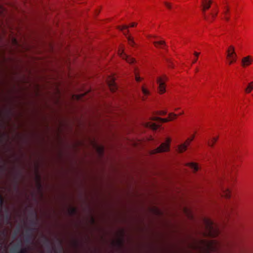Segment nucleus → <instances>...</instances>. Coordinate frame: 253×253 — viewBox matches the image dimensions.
Instances as JSON below:
<instances>
[{
	"instance_id": "nucleus-5",
	"label": "nucleus",
	"mask_w": 253,
	"mask_h": 253,
	"mask_svg": "<svg viewBox=\"0 0 253 253\" xmlns=\"http://www.w3.org/2000/svg\"><path fill=\"white\" fill-rule=\"evenodd\" d=\"M177 115L174 113H169V119H163L158 117H153L151 120L152 121H156L160 123H166L169 121L172 120L176 118Z\"/></svg>"
},
{
	"instance_id": "nucleus-32",
	"label": "nucleus",
	"mask_w": 253,
	"mask_h": 253,
	"mask_svg": "<svg viewBox=\"0 0 253 253\" xmlns=\"http://www.w3.org/2000/svg\"><path fill=\"white\" fill-rule=\"evenodd\" d=\"M159 114H160V115H166V112H165V111H161V112H160V113Z\"/></svg>"
},
{
	"instance_id": "nucleus-27",
	"label": "nucleus",
	"mask_w": 253,
	"mask_h": 253,
	"mask_svg": "<svg viewBox=\"0 0 253 253\" xmlns=\"http://www.w3.org/2000/svg\"><path fill=\"white\" fill-rule=\"evenodd\" d=\"M128 28V26L126 25H123L120 28L121 30H126Z\"/></svg>"
},
{
	"instance_id": "nucleus-25",
	"label": "nucleus",
	"mask_w": 253,
	"mask_h": 253,
	"mask_svg": "<svg viewBox=\"0 0 253 253\" xmlns=\"http://www.w3.org/2000/svg\"><path fill=\"white\" fill-rule=\"evenodd\" d=\"M128 42H129V44L131 45H133V44H134V42L131 39L130 37H128Z\"/></svg>"
},
{
	"instance_id": "nucleus-22",
	"label": "nucleus",
	"mask_w": 253,
	"mask_h": 253,
	"mask_svg": "<svg viewBox=\"0 0 253 253\" xmlns=\"http://www.w3.org/2000/svg\"><path fill=\"white\" fill-rule=\"evenodd\" d=\"M3 203H4L3 198L2 196H1V195L0 194V208H2Z\"/></svg>"
},
{
	"instance_id": "nucleus-29",
	"label": "nucleus",
	"mask_w": 253,
	"mask_h": 253,
	"mask_svg": "<svg viewBox=\"0 0 253 253\" xmlns=\"http://www.w3.org/2000/svg\"><path fill=\"white\" fill-rule=\"evenodd\" d=\"M71 212L72 214H74L76 212V209L75 208H72L71 209Z\"/></svg>"
},
{
	"instance_id": "nucleus-7",
	"label": "nucleus",
	"mask_w": 253,
	"mask_h": 253,
	"mask_svg": "<svg viewBox=\"0 0 253 253\" xmlns=\"http://www.w3.org/2000/svg\"><path fill=\"white\" fill-rule=\"evenodd\" d=\"M212 2L211 0H202V10L204 14V18L207 20H209L208 18L205 15L206 11L209 9Z\"/></svg>"
},
{
	"instance_id": "nucleus-4",
	"label": "nucleus",
	"mask_w": 253,
	"mask_h": 253,
	"mask_svg": "<svg viewBox=\"0 0 253 253\" xmlns=\"http://www.w3.org/2000/svg\"><path fill=\"white\" fill-rule=\"evenodd\" d=\"M170 141V139L168 138L166 142L162 143L159 147L153 151V153H160L168 151L169 149Z\"/></svg>"
},
{
	"instance_id": "nucleus-18",
	"label": "nucleus",
	"mask_w": 253,
	"mask_h": 253,
	"mask_svg": "<svg viewBox=\"0 0 253 253\" xmlns=\"http://www.w3.org/2000/svg\"><path fill=\"white\" fill-rule=\"evenodd\" d=\"M217 137L212 138L211 141H208V145L209 146L212 147L214 143H215V142L217 141Z\"/></svg>"
},
{
	"instance_id": "nucleus-17",
	"label": "nucleus",
	"mask_w": 253,
	"mask_h": 253,
	"mask_svg": "<svg viewBox=\"0 0 253 253\" xmlns=\"http://www.w3.org/2000/svg\"><path fill=\"white\" fill-rule=\"evenodd\" d=\"M154 44L156 47H160L163 48V46H166L165 42L164 41H160L158 42H154Z\"/></svg>"
},
{
	"instance_id": "nucleus-11",
	"label": "nucleus",
	"mask_w": 253,
	"mask_h": 253,
	"mask_svg": "<svg viewBox=\"0 0 253 253\" xmlns=\"http://www.w3.org/2000/svg\"><path fill=\"white\" fill-rule=\"evenodd\" d=\"M119 54L123 59H125L128 63H132L134 62V58L128 56L126 54L124 53L123 51L120 50L119 51Z\"/></svg>"
},
{
	"instance_id": "nucleus-13",
	"label": "nucleus",
	"mask_w": 253,
	"mask_h": 253,
	"mask_svg": "<svg viewBox=\"0 0 253 253\" xmlns=\"http://www.w3.org/2000/svg\"><path fill=\"white\" fill-rule=\"evenodd\" d=\"M35 230V228H30L27 230V236L25 238L27 243H30L32 237V232Z\"/></svg>"
},
{
	"instance_id": "nucleus-28",
	"label": "nucleus",
	"mask_w": 253,
	"mask_h": 253,
	"mask_svg": "<svg viewBox=\"0 0 253 253\" xmlns=\"http://www.w3.org/2000/svg\"><path fill=\"white\" fill-rule=\"evenodd\" d=\"M135 80L137 82H140L141 81V78L140 77L137 76L136 74L135 75Z\"/></svg>"
},
{
	"instance_id": "nucleus-35",
	"label": "nucleus",
	"mask_w": 253,
	"mask_h": 253,
	"mask_svg": "<svg viewBox=\"0 0 253 253\" xmlns=\"http://www.w3.org/2000/svg\"><path fill=\"white\" fill-rule=\"evenodd\" d=\"M45 241V242H46V243H47V244H48V243H49V241H48L47 239H46Z\"/></svg>"
},
{
	"instance_id": "nucleus-9",
	"label": "nucleus",
	"mask_w": 253,
	"mask_h": 253,
	"mask_svg": "<svg viewBox=\"0 0 253 253\" xmlns=\"http://www.w3.org/2000/svg\"><path fill=\"white\" fill-rule=\"evenodd\" d=\"M108 85L111 91L114 92L117 89V86L115 82L114 77H110L108 81Z\"/></svg>"
},
{
	"instance_id": "nucleus-19",
	"label": "nucleus",
	"mask_w": 253,
	"mask_h": 253,
	"mask_svg": "<svg viewBox=\"0 0 253 253\" xmlns=\"http://www.w3.org/2000/svg\"><path fill=\"white\" fill-rule=\"evenodd\" d=\"M189 166L194 169L195 171H196L198 170V166L194 163H191L189 164Z\"/></svg>"
},
{
	"instance_id": "nucleus-37",
	"label": "nucleus",
	"mask_w": 253,
	"mask_h": 253,
	"mask_svg": "<svg viewBox=\"0 0 253 253\" xmlns=\"http://www.w3.org/2000/svg\"><path fill=\"white\" fill-rule=\"evenodd\" d=\"M119 244H122V242H121V241H119Z\"/></svg>"
},
{
	"instance_id": "nucleus-36",
	"label": "nucleus",
	"mask_w": 253,
	"mask_h": 253,
	"mask_svg": "<svg viewBox=\"0 0 253 253\" xmlns=\"http://www.w3.org/2000/svg\"><path fill=\"white\" fill-rule=\"evenodd\" d=\"M1 209H2V208H0V217L1 216Z\"/></svg>"
},
{
	"instance_id": "nucleus-1",
	"label": "nucleus",
	"mask_w": 253,
	"mask_h": 253,
	"mask_svg": "<svg viewBox=\"0 0 253 253\" xmlns=\"http://www.w3.org/2000/svg\"><path fill=\"white\" fill-rule=\"evenodd\" d=\"M203 222L205 227L206 234L210 237H214L218 235L219 230L216 225L209 218H204Z\"/></svg>"
},
{
	"instance_id": "nucleus-14",
	"label": "nucleus",
	"mask_w": 253,
	"mask_h": 253,
	"mask_svg": "<svg viewBox=\"0 0 253 253\" xmlns=\"http://www.w3.org/2000/svg\"><path fill=\"white\" fill-rule=\"evenodd\" d=\"M253 90V81L250 83L247 87L245 89V91L247 93H250Z\"/></svg>"
},
{
	"instance_id": "nucleus-31",
	"label": "nucleus",
	"mask_w": 253,
	"mask_h": 253,
	"mask_svg": "<svg viewBox=\"0 0 253 253\" xmlns=\"http://www.w3.org/2000/svg\"><path fill=\"white\" fill-rule=\"evenodd\" d=\"M137 25V23H132L130 26L131 27H134V26H136Z\"/></svg>"
},
{
	"instance_id": "nucleus-33",
	"label": "nucleus",
	"mask_w": 253,
	"mask_h": 253,
	"mask_svg": "<svg viewBox=\"0 0 253 253\" xmlns=\"http://www.w3.org/2000/svg\"><path fill=\"white\" fill-rule=\"evenodd\" d=\"M5 218L7 221H8L9 220V216L8 213L6 214V215L5 216Z\"/></svg>"
},
{
	"instance_id": "nucleus-20",
	"label": "nucleus",
	"mask_w": 253,
	"mask_h": 253,
	"mask_svg": "<svg viewBox=\"0 0 253 253\" xmlns=\"http://www.w3.org/2000/svg\"><path fill=\"white\" fill-rule=\"evenodd\" d=\"M227 212H229L230 211L233 210V206L232 204H230L228 205L226 207Z\"/></svg>"
},
{
	"instance_id": "nucleus-16",
	"label": "nucleus",
	"mask_w": 253,
	"mask_h": 253,
	"mask_svg": "<svg viewBox=\"0 0 253 253\" xmlns=\"http://www.w3.org/2000/svg\"><path fill=\"white\" fill-rule=\"evenodd\" d=\"M229 11V8L227 6H225L224 10L223 11V14H224V19L226 21H229V17H228L227 16Z\"/></svg>"
},
{
	"instance_id": "nucleus-2",
	"label": "nucleus",
	"mask_w": 253,
	"mask_h": 253,
	"mask_svg": "<svg viewBox=\"0 0 253 253\" xmlns=\"http://www.w3.org/2000/svg\"><path fill=\"white\" fill-rule=\"evenodd\" d=\"M227 58L229 61V64H231L236 61L237 54L235 51L233 46L230 45L226 50Z\"/></svg>"
},
{
	"instance_id": "nucleus-38",
	"label": "nucleus",
	"mask_w": 253,
	"mask_h": 253,
	"mask_svg": "<svg viewBox=\"0 0 253 253\" xmlns=\"http://www.w3.org/2000/svg\"><path fill=\"white\" fill-rule=\"evenodd\" d=\"M198 69H196V72H198Z\"/></svg>"
},
{
	"instance_id": "nucleus-21",
	"label": "nucleus",
	"mask_w": 253,
	"mask_h": 253,
	"mask_svg": "<svg viewBox=\"0 0 253 253\" xmlns=\"http://www.w3.org/2000/svg\"><path fill=\"white\" fill-rule=\"evenodd\" d=\"M142 91L145 96H147L149 94V91L143 87L142 88Z\"/></svg>"
},
{
	"instance_id": "nucleus-10",
	"label": "nucleus",
	"mask_w": 253,
	"mask_h": 253,
	"mask_svg": "<svg viewBox=\"0 0 253 253\" xmlns=\"http://www.w3.org/2000/svg\"><path fill=\"white\" fill-rule=\"evenodd\" d=\"M193 139V137L191 138H188L184 143L180 145L178 148L179 152L182 153L185 151L187 149V146L190 144V143Z\"/></svg>"
},
{
	"instance_id": "nucleus-3",
	"label": "nucleus",
	"mask_w": 253,
	"mask_h": 253,
	"mask_svg": "<svg viewBox=\"0 0 253 253\" xmlns=\"http://www.w3.org/2000/svg\"><path fill=\"white\" fill-rule=\"evenodd\" d=\"M220 194L221 196L226 198L230 197V191L226 183H220Z\"/></svg>"
},
{
	"instance_id": "nucleus-6",
	"label": "nucleus",
	"mask_w": 253,
	"mask_h": 253,
	"mask_svg": "<svg viewBox=\"0 0 253 253\" xmlns=\"http://www.w3.org/2000/svg\"><path fill=\"white\" fill-rule=\"evenodd\" d=\"M167 80V78L166 76L163 77H159L157 79V83L159 85L158 89L159 92L161 93H163L166 91L165 83Z\"/></svg>"
},
{
	"instance_id": "nucleus-8",
	"label": "nucleus",
	"mask_w": 253,
	"mask_h": 253,
	"mask_svg": "<svg viewBox=\"0 0 253 253\" xmlns=\"http://www.w3.org/2000/svg\"><path fill=\"white\" fill-rule=\"evenodd\" d=\"M253 62V57L250 55L247 56L242 59L241 65L243 67L250 66Z\"/></svg>"
},
{
	"instance_id": "nucleus-15",
	"label": "nucleus",
	"mask_w": 253,
	"mask_h": 253,
	"mask_svg": "<svg viewBox=\"0 0 253 253\" xmlns=\"http://www.w3.org/2000/svg\"><path fill=\"white\" fill-rule=\"evenodd\" d=\"M21 247V245L20 244H18L16 245L12 249L11 252L12 253H19L20 251V248Z\"/></svg>"
},
{
	"instance_id": "nucleus-12",
	"label": "nucleus",
	"mask_w": 253,
	"mask_h": 253,
	"mask_svg": "<svg viewBox=\"0 0 253 253\" xmlns=\"http://www.w3.org/2000/svg\"><path fill=\"white\" fill-rule=\"evenodd\" d=\"M144 126L145 127L151 128L153 130H156L160 126V125L151 122L145 123Z\"/></svg>"
},
{
	"instance_id": "nucleus-30",
	"label": "nucleus",
	"mask_w": 253,
	"mask_h": 253,
	"mask_svg": "<svg viewBox=\"0 0 253 253\" xmlns=\"http://www.w3.org/2000/svg\"><path fill=\"white\" fill-rule=\"evenodd\" d=\"M217 12H216L215 13H211V16H212V17L214 18V17H215L216 16V15H217Z\"/></svg>"
},
{
	"instance_id": "nucleus-34",
	"label": "nucleus",
	"mask_w": 253,
	"mask_h": 253,
	"mask_svg": "<svg viewBox=\"0 0 253 253\" xmlns=\"http://www.w3.org/2000/svg\"><path fill=\"white\" fill-rule=\"evenodd\" d=\"M13 41H13V42H14L15 44H17V41H16V40L15 39H14V40H13Z\"/></svg>"
},
{
	"instance_id": "nucleus-23",
	"label": "nucleus",
	"mask_w": 253,
	"mask_h": 253,
	"mask_svg": "<svg viewBox=\"0 0 253 253\" xmlns=\"http://www.w3.org/2000/svg\"><path fill=\"white\" fill-rule=\"evenodd\" d=\"M194 54L196 56V58L193 61L192 63H195L196 62V61L197 60V59H198V56H199L200 53H198V52H195Z\"/></svg>"
},
{
	"instance_id": "nucleus-24",
	"label": "nucleus",
	"mask_w": 253,
	"mask_h": 253,
	"mask_svg": "<svg viewBox=\"0 0 253 253\" xmlns=\"http://www.w3.org/2000/svg\"><path fill=\"white\" fill-rule=\"evenodd\" d=\"M27 253V250L26 248L22 249L21 247L20 248V251L19 253Z\"/></svg>"
},
{
	"instance_id": "nucleus-26",
	"label": "nucleus",
	"mask_w": 253,
	"mask_h": 253,
	"mask_svg": "<svg viewBox=\"0 0 253 253\" xmlns=\"http://www.w3.org/2000/svg\"><path fill=\"white\" fill-rule=\"evenodd\" d=\"M165 4L168 8H169V9L171 8V6L170 4L169 3V2H165Z\"/></svg>"
}]
</instances>
